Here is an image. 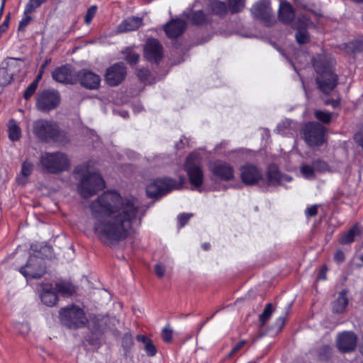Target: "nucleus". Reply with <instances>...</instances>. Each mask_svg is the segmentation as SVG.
Returning a JSON list of instances; mask_svg holds the SVG:
<instances>
[{
  "label": "nucleus",
  "mask_w": 363,
  "mask_h": 363,
  "mask_svg": "<svg viewBox=\"0 0 363 363\" xmlns=\"http://www.w3.org/2000/svg\"><path fill=\"white\" fill-rule=\"evenodd\" d=\"M42 303L48 306H55L58 302V296H40Z\"/></svg>",
  "instance_id": "obj_43"
},
{
  "label": "nucleus",
  "mask_w": 363,
  "mask_h": 363,
  "mask_svg": "<svg viewBox=\"0 0 363 363\" xmlns=\"http://www.w3.org/2000/svg\"><path fill=\"white\" fill-rule=\"evenodd\" d=\"M212 174L220 179L228 181L233 178L234 171L228 163L217 161L210 166Z\"/></svg>",
  "instance_id": "obj_18"
},
{
  "label": "nucleus",
  "mask_w": 363,
  "mask_h": 363,
  "mask_svg": "<svg viewBox=\"0 0 363 363\" xmlns=\"http://www.w3.org/2000/svg\"><path fill=\"white\" fill-rule=\"evenodd\" d=\"M14 328L18 331L19 335L23 336V337L28 336L30 331V325L27 322L15 323Z\"/></svg>",
  "instance_id": "obj_35"
},
{
  "label": "nucleus",
  "mask_w": 363,
  "mask_h": 363,
  "mask_svg": "<svg viewBox=\"0 0 363 363\" xmlns=\"http://www.w3.org/2000/svg\"><path fill=\"white\" fill-rule=\"evenodd\" d=\"M30 250L34 252L30 255L26 265L21 268V273L27 279H38L42 277L46 272L44 259L42 257L43 252L50 251V248L47 246L40 247V249L36 244L30 245Z\"/></svg>",
  "instance_id": "obj_4"
},
{
  "label": "nucleus",
  "mask_w": 363,
  "mask_h": 363,
  "mask_svg": "<svg viewBox=\"0 0 363 363\" xmlns=\"http://www.w3.org/2000/svg\"><path fill=\"white\" fill-rule=\"evenodd\" d=\"M177 188V182L172 179L165 178L157 179L150 184L146 188V192L150 198L162 196L172 189Z\"/></svg>",
  "instance_id": "obj_12"
},
{
  "label": "nucleus",
  "mask_w": 363,
  "mask_h": 363,
  "mask_svg": "<svg viewBox=\"0 0 363 363\" xmlns=\"http://www.w3.org/2000/svg\"><path fill=\"white\" fill-rule=\"evenodd\" d=\"M137 75L141 81H145L149 75V71L146 69H139Z\"/></svg>",
  "instance_id": "obj_55"
},
{
  "label": "nucleus",
  "mask_w": 363,
  "mask_h": 363,
  "mask_svg": "<svg viewBox=\"0 0 363 363\" xmlns=\"http://www.w3.org/2000/svg\"><path fill=\"white\" fill-rule=\"evenodd\" d=\"M33 133L42 141L53 140L62 144L69 141L66 133L60 131L55 123L43 119L34 122Z\"/></svg>",
  "instance_id": "obj_6"
},
{
  "label": "nucleus",
  "mask_w": 363,
  "mask_h": 363,
  "mask_svg": "<svg viewBox=\"0 0 363 363\" xmlns=\"http://www.w3.org/2000/svg\"><path fill=\"white\" fill-rule=\"evenodd\" d=\"M282 175L275 166L269 167L267 173L269 185L275 186L282 182Z\"/></svg>",
  "instance_id": "obj_26"
},
{
  "label": "nucleus",
  "mask_w": 363,
  "mask_h": 363,
  "mask_svg": "<svg viewBox=\"0 0 363 363\" xmlns=\"http://www.w3.org/2000/svg\"><path fill=\"white\" fill-rule=\"evenodd\" d=\"M48 65V61H45L42 65H41V67H40V69L39 71V73L37 75L35 79H38V82H39V81L40 80L41 77H42V75L43 74V72H44V69L45 68L47 67V65Z\"/></svg>",
  "instance_id": "obj_60"
},
{
  "label": "nucleus",
  "mask_w": 363,
  "mask_h": 363,
  "mask_svg": "<svg viewBox=\"0 0 363 363\" xmlns=\"http://www.w3.org/2000/svg\"><path fill=\"white\" fill-rule=\"evenodd\" d=\"M354 139L356 141V143L363 147V133H357L354 135Z\"/></svg>",
  "instance_id": "obj_59"
},
{
  "label": "nucleus",
  "mask_w": 363,
  "mask_h": 363,
  "mask_svg": "<svg viewBox=\"0 0 363 363\" xmlns=\"http://www.w3.org/2000/svg\"><path fill=\"white\" fill-rule=\"evenodd\" d=\"M295 13L291 5L287 1H281L279 9V18L284 23H289L294 19Z\"/></svg>",
  "instance_id": "obj_25"
},
{
  "label": "nucleus",
  "mask_w": 363,
  "mask_h": 363,
  "mask_svg": "<svg viewBox=\"0 0 363 363\" xmlns=\"http://www.w3.org/2000/svg\"><path fill=\"white\" fill-rule=\"evenodd\" d=\"M183 16L193 25L197 26H206L212 21L209 13H206L203 10L190 11L184 12Z\"/></svg>",
  "instance_id": "obj_20"
},
{
  "label": "nucleus",
  "mask_w": 363,
  "mask_h": 363,
  "mask_svg": "<svg viewBox=\"0 0 363 363\" xmlns=\"http://www.w3.org/2000/svg\"><path fill=\"white\" fill-rule=\"evenodd\" d=\"M315 169L313 166L303 165L301 167V172L305 178L308 179H312L315 177Z\"/></svg>",
  "instance_id": "obj_40"
},
{
  "label": "nucleus",
  "mask_w": 363,
  "mask_h": 363,
  "mask_svg": "<svg viewBox=\"0 0 363 363\" xmlns=\"http://www.w3.org/2000/svg\"><path fill=\"white\" fill-rule=\"evenodd\" d=\"M358 229L356 227H353L349 231L345 233L340 239L342 244H349L354 241L355 235L357 233Z\"/></svg>",
  "instance_id": "obj_36"
},
{
  "label": "nucleus",
  "mask_w": 363,
  "mask_h": 363,
  "mask_svg": "<svg viewBox=\"0 0 363 363\" xmlns=\"http://www.w3.org/2000/svg\"><path fill=\"white\" fill-rule=\"evenodd\" d=\"M328 267L326 265H323L318 272L317 279L318 280H325L327 279Z\"/></svg>",
  "instance_id": "obj_53"
},
{
  "label": "nucleus",
  "mask_w": 363,
  "mask_h": 363,
  "mask_svg": "<svg viewBox=\"0 0 363 363\" xmlns=\"http://www.w3.org/2000/svg\"><path fill=\"white\" fill-rule=\"evenodd\" d=\"M334 259L337 262H342L345 260V255L342 251L338 250L335 252Z\"/></svg>",
  "instance_id": "obj_58"
},
{
  "label": "nucleus",
  "mask_w": 363,
  "mask_h": 363,
  "mask_svg": "<svg viewBox=\"0 0 363 363\" xmlns=\"http://www.w3.org/2000/svg\"><path fill=\"white\" fill-rule=\"evenodd\" d=\"M250 13L254 19L266 26H271L276 22L269 0H259L255 2L250 9Z\"/></svg>",
  "instance_id": "obj_8"
},
{
  "label": "nucleus",
  "mask_w": 363,
  "mask_h": 363,
  "mask_svg": "<svg viewBox=\"0 0 363 363\" xmlns=\"http://www.w3.org/2000/svg\"><path fill=\"white\" fill-rule=\"evenodd\" d=\"M192 216L191 213H182L178 216V220L180 223V226L183 227L188 222L189 218Z\"/></svg>",
  "instance_id": "obj_50"
},
{
  "label": "nucleus",
  "mask_w": 363,
  "mask_h": 363,
  "mask_svg": "<svg viewBox=\"0 0 363 363\" xmlns=\"http://www.w3.org/2000/svg\"><path fill=\"white\" fill-rule=\"evenodd\" d=\"M33 164L30 162L25 161L22 164L21 174L25 177L27 178L33 171Z\"/></svg>",
  "instance_id": "obj_45"
},
{
  "label": "nucleus",
  "mask_w": 363,
  "mask_h": 363,
  "mask_svg": "<svg viewBox=\"0 0 363 363\" xmlns=\"http://www.w3.org/2000/svg\"><path fill=\"white\" fill-rule=\"evenodd\" d=\"M273 313V308L272 303H267L264 311L259 315V325L260 327H263L265 323L271 318Z\"/></svg>",
  "instance_id": "obj_33"
},
{
  "label": "nucleus",
  "mask_w": 363,
  "mask_h": 363,
  "mask_svg": "<svg viewBox=\"0 0 363 363\" xmlns=\"http://www.w3.org/2000/svg\"><path fill=\"white\" fill-rule=\"evenodd\" d=\"M125 74L126 70L123 64L116 63L106 70L105 77L109 85L116 86L125 79Z\"/></svg>",
  "instance_id": "obj_14"
},
{
  "label": "nucleus",
  "mask_w": 363,
  "mask_h": 363,
  "mask_svg": "<svg viewBox=\"0 0 363 363\" xmlns=\"http://www.w3.org/2000/svg\"><path fill=\"white\" fill-rule=\"evenodd\" d=\"M143 18L139 17L131 16L127 18L118 25L117 32L124 33L135 30L141 26Z\"/></svg>",
  "instance_id": "obj_23"
},
{
  "label": "nucleus",
  "mask_w": 363,
  "mask_h": 363,
  "mask_svg": "<svg viewBox=\"0 0 363 363\" xmlns=\"http://www.w3.org/2000/svg\"><path fill=\"white\" fill-rule=\"evenodd\" d=\"M285 323V318L284 317H279L275 322V328L277 331H280Z\"/></svg>",
  "instance_id": "obj_57"
},
{
  "label": "nucleus",
  "mask_w": 363,
  "mask_h": 363,
  "mask_svg": "<svg viewBox=\"0 0 363 363\" xmlns=\"http://www.w3.org/2000/svg\"><path fill=\"white\" fill-rule=\"evenodd\" d=\"M209 15H214L219 18H224L228 13L225 2L219 0H212L208 4Z\"/></svg>",
  "instance_id": "obj_24"
},
{
  "label": "nucleus",
  "mask_w": 363,
  "mask_h": 363,
  "mask_svg": "<svg viewBox=\"0 0 363 363\" xmlns=\"http://www.w3.org/2000/svg\"><path fill=\"white\" fill-rule=\"evenodd\" d=\"M246 0H228V9L231 14L242 12L245 6Z\"/></svg>",
  "instance_id": "obj_28"
},
{
  "label": "nucleus",
  "mask_w": 363,
  "mask_h": 363,
  "mask_svg": "<svg viewBox=\"0 0 363 363\" xmlns=\"http://www.w3.org/2000/svg\"><path fill=\"white\" fill-rule=\"evenodd\" d=\"M308 22L309 20L303 16L293 25L294 28L297 30L295 38L298 44H305L309 42L310 37L306 30Z\"/></svg>",
  "instance_id": "obj_22"
},
{
  "label": "nucleus",
  "mask_w": 363,
  "mask_h": 363,
  "mask_svg": "<svg viewBox=\"0 0 363 363\" xmlns=\"http://www.w3.org/2000/svg\"><path fill=\"white\" fill-rule=\"evenodd\" d=\"M282 182L284 181H287V182H289L291 180V178L288 176H283L282 175Z\"/></svg>",
  "instance_id": "obj_64"
},
{
  "label": "nucleus",
  "mask_w": 363,
  "mask_h": 363,
  "mask_svg": "<svg viewBox=\"0 0 363 363\" xmlns=\"http://www.w3.org/2000/svg\"><path fill=\"white\" fill-rule=\"evenodd\" d=\"M88 208L94 233L109 245L129 235L140 213V203L135 198H123L115 191L104 192Z\"/></svg>",
  "instance_id": "obj_1"
},
{
  "label": "nucleus",
  "mask_w": 363,
  "mask_h": 363,
  "mask_svg": "<svg viewBox=\"0 0 363 363\" xmlns=\"http://www.w3.org/2000/svg\"><path fill=\"white\" fill-rule=\"evenodd\" d=\"M295 128L294 123L291 121L286 119L277 125V130L279 134L287 135L291 133V130H294Z\"/></svg>",
  "instance_id": "obj_30"
},
{
  "label": "nucleus",
  "mask_w": 363,
  "mask_h": 363,
  "mask_svg": "<svg viewBox=\"0 0 363 363\" xmlns=\"http://www.w3.org/2000/svg\"><path fill=\"white\" fill-rule=\"evenodd\" d=\"M91 293L93 294H99V295H102L105 293H108L107 290L106 289H104V288H101V287H96L94 288V291H92Z\"/></svg>",
  "instance_id": "obj_61"
},
{
  "label": "nucleus",
  "mask_w": 363,
  "mask_h": 363,
  "mask_svg": "<svg viewBox=\"0 0 363 363\" xmlns=\"http://www.w3.org/2000/svg\"><path fill=\"white\" fill-rule=\"evenodd\" d=\"M318 205H313V206L308 207L306 209V214L310 217H313V216H316V214L318 213Z\"/></svg>",
  "instance_id": "obj_51"
},
{
  "label": "nucleus",
  "mask_w": 363,
  "mask_h": 363,
  "mask_svg": "<svg viewBox=\"0 0 363 363\" xmlns=\"http://www.w3.org/2000/svg\"><path fill=\"white\" fill-rule=\"evenodd\" d=\"M9 21H10V14H8L6 16V18L4 21L3 23L0 26V35H1L8 29Z\"/></svg>",
  "instance_id": "obj_52"
},
{
  "label": "nucleus",
  "mask_w": 363,
  "mask_h": 363,
  "mask_svg": "<svg viewBox=\"0 0 363 363\" xmlns=\"http://www.w3.org/2000/svg\"><path fill=\"white\" fill-rule=\"evenodd\" d=\"M25 17H23L19 22L18 29V30H23L32 21L31 16H28V14H25Z\"/></svg>",
  "instance_id": "obj_48"
},
{
  "label": "nucleus",
  "mask_w": 363,
  "mask_h": 363,
  "mask_svg": "<svg viewBox=\"0 0 363 363\" xmlns=\"http://www.w3.org/2000/svg\"><path fill=\"white\" fill-rule=\"evenodd\" d=\"M48 0H29L26 5L24 13L30 14L33 13L37 8L40 7Z\"/></svg>",
  "instance_id": "obj_34"
},
{
  "label": "nucleus",
  "mask_w": 363,
  "mask_h": 363,
  "mask_svg": "<svg viewBox=\"0 0 363 363\" xmlns=\"http://www.w3.org/2000/svg\"><path fill=\"white\" fill-rule=\"evenodd\" d=\"M348 304L347 296H337L333 302V311L335 313H343Z\"/></svg>",
  "instance_id": "obj_29"
},
{
  "label": "nucleus",
  "mask_w": 363,
  "mask_h": 363,
  "mask_svg": "<svg viewBox=\"0 0 363 363\" xmlns=\"http://www.w3.org/2000/svg\"><path fill=\"white\" fill-rule=\"evenodd\" d=\"M315 118L323 123L328 124L332 118V113L325 111L318 110L315 113Z\"/></svg>",
  "instance_id": "obj_37"
},
{
  "label": "nucleus",
  "mask_w": 363,
  "mask_h": 363,
  "mask_svg": "<svg viewBox=\"0 0 363 363\" xmlns=\"http://www.w3.org/2000/svg\"><path fill=\"white\" fill-rule=\"evenodd\" d=\"M77 82H79L82 86L92 90L99 87L101 78L94 72L84 69L77 73Z\"/></svg>",
  "instance_id": "obj_13"
},
{
  "label": "nucleus",
  "mask_w": 363,
  "mask_h": 363,
  "mask_svg": "<svg viewBox=\"0 0 363 363\" xmlns=\"http://www.w3.org/2000/svg\"><path fill=\"white\" fill-rule=\"evenodd\" d=\"M357 337L353 333L344 332L339 334L337 338V346L342 352H347L355 349Z\"/></svg>",
  "instance_id": "obj_19"
},
{
  "label": "nucleus",
  "mask_w": 363,
  "mask_h": 363,
  "mask_svg": "<svg viewBox=\"0 0 363 363\" xmlns=\"http://www.w3.org/2000/svg\"><path fill=\"white\" fill-rule=\"evenodd\" d=\"M37 290L39 293L55 294V287L50 283H42L38 286Z\"/></svg>",
  "instance_id": "obj_38"
},
{
  "label": "nucleus",
  "mask_w": 363,
  "mask_h": 363,
  "mask_svg": "<svg viewBox=\"0 0 363 363\" xmlns=\"http://www.w3.org/2000/svg\"><path fill=\"white\" fill-rule=\"evenodd\" d=\"M55 294L57 293L72 295L76 293V288L74 285L67 281H59L55 284Z\"/></svg>",
  "instance_id": "obj_27"
},
{
  "label": "nucleus",
  "mask_w": 363,
  "mask_h": 363,
  "mask_svg": "<svg viewBox=\"0 0 363 363\" xmlns=\"http://www.w3.org/2000/svg\"><path fill=\"white\" fill-rule=\"evenodd\" d=\"M186 28L185 21L176 18L167 23L164 26V30L169 38H176L183 33Z\"/></svg>",
  "instance_id": "obj_21"
},
{
  "label": "nucleus",
  "mask_w": 363,
  "mask_h": 363,
  "mask_svg": "<svg viewBox=\"0 0 363 363\" xmlns=\"http://www.w3.org/2000/svg\"><path fill=\"white\" fill-rule=\"evenodd\" d=\"M137 339L144 344L145 350L148 355L154 356L156 354L157 350L149 338L144 335H138Z\"/></svg>",
  "instance_id": "obj_32"
},
{
  "label": "nucleus",
  "mask_w": 363,
  "mask_h": 363,
  "mask_svg": "<svg viewBox=\"0 0 363 363\" xmlns=\"http://www.w3.org/2000/svg\"><path fill=\"white\" fill-rule=\"evenodd\" d=\"M313 166L315 169V171L316 172H323L329 169L328 164L325 162L321 160L314 161L313 162Z\"/></svg>",
  "instance_id": "obj_44"
},
{
  "label": "nucleus",
  "mask_w": 363,
  "mask_h": 363,
  "mask_svg": "<svg viewBox=\"0 0 363 363\" xmlns=\"http://www.w3.org/2000/svg\"><path fill=\"white\" fill-rule=\"evenodd\" d=\"M245 344H246V341L245 340H241L240 342H239L238 344H236L233 347L232 350L228 354V356L229 357L234 356L236 353H238L244 347V345Z\"/></svg>",
  "instance_id": "obj_49"
},
{
  "label": "nucleus",
  "mask_w": 363,
  "mask_h": 363,
  "mask_svg": "<svg viewBox=\"0 0 363 363\" xmlns=\"http://www.w3.org/2000/svg\"><path fill=\"white\" fill-rule=\"evenodd\" d=\"M38 165L43 172L57 174L69 170L71 162L62 152H44L40 156Z\"/></svg>",
  "instance_id": "obj_5"
},
{
  "label": "nucleus",
  "mask_w": 363,
  "mask_h": 363,
  "mask_svg": "<svg viewBox=\"0 0 363 363\" xmlns=\"http://www.w3.org/2000/svg\"><path fill=\"white\" fill-rule=\"evenodd\" d=\"M325 128L316 122L306 124L303 128L302 133L306 143L311 146H319L324 142Z\"/></svg>",
  "instance_id": "obj_10"
},
{
  "label": "nucleus",
  "mask_w": 363,
  "mask_h": 363,
  "mask_svg": "<svg viewBox=\"0 0 363 363\" xmlns=\"http://www.w3.org/2000/svg\"><path fill=\"white\" fill-rule=\"evenodd\" d=\"M74 173L79 174L77 190L83 198L91 197L105 187L102 177L96 172L88 171L85 165L76 167Z\"/></svg>",
  "instance_id": "obj_3"
},
{
  "label": "nucleus",
  "mask_w": 363,
  "mask_h": 363,
  "mask_svg": "<svg viewBox=\"0 0 363 363\" xmlns=\"http://www.w3.org/2000/svg\"><path fill=\"white\" fill-rule=\"evenodd\" d=\"M124 53L126 60L131 65L135 64L139 60V55L130 50L127 49Z\"/></svg>",
  "instance_id": "obj_42"
},
{
  "label": "nucleus",
  "mask_w": 363,
  "mask_h": 363,
  "mask_svg": "<svg viewBox=\"0 0 363 363\" xmlns=\"http://www.w3.org/2000/svg\"><path fill=\"white\" fill-rule=\"evenodd\" d=\"M52 78L57 82L63 84H74L77 82V75L74 74L71 67L63 65L56 68L52 74Z\"/></svg>",
  "instance_id": "obj_17"
},
{
  "label": "nucleus",
  "mask_w": 363,
  "mask_h": 363,
  "mask_svg": "<svg viewBox=\"0 0 363 363\" xmlns=\"http://www.w3.org/2000/svg\"><path fill=\"white\" fill-rule=\"evenodd\" d=\"M38 85V79H35L26 89L23 97L25 99H29L35 93Z\"/></svg>",
  "instance_id": "obj_41"
},
{
  "label": "nucleus",
  "mask_w": 363,
  "mask_h": 363,
  "mask_svg": "<svg viewBox=\"0 0 363 363\" xmlns=\"http://www.w3.org/2000/svg\"><path fill=\"white\" fill-rule=\"evenodd\" d=\"M8 133L9 139L12 141H16L21 137V129L13 120L9 122Z\"/></svg>",
  "instance_id": "obj_31"
},
{
  "label": "nucleus",
  "mask_w": 363,
  "mask_h": 363,
  "mask_svg": "<svg viewBox=\"0 0 363 363\" xmlns=\"http://www.w3.org/2000/svg\"><path fill=\"white\" fill-rule=\"evenodd\" d=\"M2 78L1 83L3 84H7L10 83L12 79V74L9 72L6 67L1 65L0 67V79Z\"/></svg>",
  "instance_id": "obj_39"
},
{
  "label": "nucleus",
  "mask_w": 363,
  "mask_h": 363,
  "mask_svg": "<svg viewBox=\"0 0 363 363\" xmlns=\"http://www.w3.org/2000/svg\"><path fill=\"white\" fill-rule=\"evenodd\" d=\"M128 343H132V337L130 335H125L123 337V344Z\"/></svg>",
  "instance_id": "obj_62"
},
{
  "label": "nucleus",
  "mask_w": 363,
  "mask_h": 363,
  "mask_svg": "<svg viewBox=\"0 0 363 363\" xmlns=\"http://www.w3.org/2000/svg\"><path fill=\"white\" fill-rule=\"evenodd\" d=\"M61 97L57 91L45 89L36 96V108L43 113H48L55 109L60 104Z\"/></svg>",
  "instance_id": "obj_9"
},
{
  "label": "nucleus",
  "mask_w": 363,
  "mask_h": 363,
  "mask_svg": "<svg viewBox=\"0 0 363 363\" xmlns=\"http://www.w3.org/2000/svg\"><path fill=\"white\" fill-rule=\"evenodd\" d=\"M203 248L206 250H208L210 247V245L208 243H204L202 245Z\"/></svg>",
  "instance_id": "obj_63"
},
{
  "label": "nucleus",
  "mask_w": 363,
  "mask_h": 363,
  "mask_svg": "<svg viewBox=\"0 0 363 363\" xmlns=\"http://www.w3.org/2000/svg\"><path fill=\"white\" fill-rule=\"evenodd\" d=\"M340 99H327L324 101L325 105H330L333 108H335L340 106Z\"/></svg>",
  "instance_id": "obj_56"
},
{
  "label": "nucleus",
  "mask_w": 363,
  "mask_h": 363,
  "mask_svg": "<svg viewBox=\"0 0 363 363\" xmlns=\"http://www.w3.org/2000/svg\"><path fill=\"white\" fill-rule=\"evenodd\" d=\"M155 270L157 277H162L165 272V267L162 264H156Z\"/></svg>",
  "instance_id": "obj_54"
},
{
  "label": "nucleus",
  "mask_w": 363,
  "mask_h": 363,
  "mask_svg": "<svg viewBox=\"0 0 363 363\" xmlns=\"http://www.w3.org/2000/svg\"><path fill=\"white\" fill-rule=\"evenodd\" d=\"M162 337L165 342H171L172 337V329H170L169 327L164 328L162 332Z\"/></svg>",
  "instance_id": "obj_47"
},
{
  "label": "nucleus",
  "mask_w": 363,
  "mask_h": 363,
  "mask_svg": "<svg viewBox=\"0 0 363 363\" xmlns=\"http://www.w3.org/2000/svg\"><path fill=\"white\" fill-rule=\"evenodd\" d=\"M59 319L61 324L69 329L77 330L88 325L93 333H101L104 330L108 318L97 316L89 320L82 308L72 304L60 310Z\"/></svg>",
  "instance_id": "obj_2"
},
{
  "label": "nucleus",
  "mask_w": 363,
  "mask_h": 363,
  "mask_svg": "<svg viewBox=\"0 0 363 363\" xmlns=\"http://www.w3.org/2000/svg\"><path fill=\"white\" fill-rule=\"evenodd\" d=\"M201 164L199 154L193 152L187 157L184 165L191 184L199 191H201L204 177Z\"/></svg>",
  "instance_id": "obj_7"
},
{
  "label": "nucleus",
  "mask_w": 363,
  "mask_h": 363,
  "mask_svg": "<svg viewBox=\"0 0 363 363\" xmlns=\"http://www.w3.org/2000/svg\"><path fill=\"white\" fill-rule=\"evenodd\" d=\"M240 177L246 185H255L262 177L261 172L253 165H245L240 169Z\"/></svg>",
  "instance_id": "obj_16"
},
{
  "label": "nucleus",
  "mask_w": 363,
  "mask_h": 363,
  "mask_svg": "<svg viewBox=\"0 0 363 363\" xmlns=\"http://www.w3.org/2000/svg\"><path fill=\"white\" fill-rule=\"evenodd\" d=\"M315 69L319 73L316 79L319 89L325 94H330L337 85V76L330 67L319 69L318 66L315 65Z\"/></svg>",
  "instance_id": "obj_11"
},
{
  "label": "nucleus",
  "mask_w": 363,
  "mask_h": 363,
  "mask_svg": "<svg viewBox=\"0 0 363 363\" xmlns=\"http://www.w3.org/2000/svg\"><path fill=\"white\" fill-rule=\"evenodd\" d=\"M96 12V6H92L88 9L86 16L84 17V22L86 24H89L95 16Z\"/></svg>",
  "instance_id": "obj_46"
},
{
  "label": "nucleus",
  "mask_w": 363,
  "mask_h": 363,
  "mask_svg": "<svg viewBox=\"0 0 363 363\" xmlns=\"http://www.w3.org/2000/svg\"><path fill=\"white\" fill-rule=\"evenodd\" d=\"M144 55L150 62H157L162 57V47L160 42L154 38L148 39L144 48Z\"/></svg>",
  "instance_id": "obj_15"
}]
</instances>
